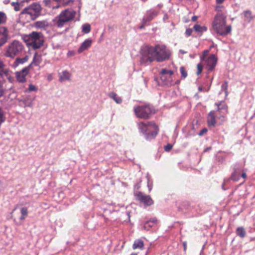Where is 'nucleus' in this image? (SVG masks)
<instances>
[{
    "label": "nucleus",
    "instance_id": "58",
    "mask_svg": "<svg viewBox=\"0 0 255 255\" xmlns=\"http://www.w3.org/2000/svg\"><path fill=\"white\" fill-rule=\"evenodd\" d=\"M16 207H15V208H14L13 209V210H12V211L11 213H13V212L16 210Z\"/></svg>",
    "mask_w": 255,
    "mask_h": 255
},
{
    "label": "nucleus",
    "instance_id": "4",
    "mask_svg": "<svg viewBox=\"0 0 255 255\" xmlns=\"http://www.w3.org/2000/svg\"><path fill=\"white\" fill-rule=\"evenodd\" d=\"M137 126L139 130L145 135V138L148 140L155 138L159 130L158 127L153 122H139Z\"/></svg>",
    "mask_w": 255,
    "mask_h": 255
},
{
    "label": "nucleus",
    "instance_id": "59",
    "mask_svg": "<svg viewBox=\"0 0 255 255\" xmlns=\"http://www.w3.org/2000/svg\"><path fill=\"white\" fill-rule=\"evenodd\" d=\"M130 255H137V254L136 253H132Z\"/></svg>",
    "mask_w": 255,
    "mask_h": 255
},
{
    "label": "nucleus",
    "instance_id": "50",
    "mask_svg": "<svg viewBox=\"0 0 255 255\" xmlns=\"http://www.w3.org/2000/svg\"><path fill=\"white\" fill-rule=\"evenodd\" d=\"M198 19V16H196V15H194L192 17V20L193 21H195L197 20V19Z\"/></svg>",
    "mask_w": 255,
    "mask_h": 255
},
{
    "label": "nucleus",
    "instance_id": "32",
    "mask_svg": "<svg viewBox=\"0 0 255 255\" xmlns=\"http://www.w3.org/2000/svg\"><path fill=\"white\" fill-rule=\"evenodd\" d=\"M6 14L1 11H0V24L4 23L6 22Z\"/></svg>",
    "mask_w": 255,
    "mask_h": 255
},
{
    "label": "nucleus",
    "instance_id": "54",
    "mask_svg": "<svg viewBox=\"0 0 255 255\" xmlns=\"http://www.w3.org/2000/svg\"><path fill=\"white\" fill-rule=\"evenodd\" d=\"M3 2L4 4H8L9 2V0H4L3 1Z\"/></svg>",
    "mask_w": 255,
    "mask_h": 255
},
{
    "label": "nucleus",
    "instance_id": "55",
    "mask_svg": "<svg viewBox=\"0 0 255 255\" xmlns=\"http://www.w3.org/2000/svg\"><path fill=\"white\" fill-rule=\"evenodd\" d=\"M211 149V147H208V148H207L206 149H205L204 150V152H206V151H208V150H210Z\"/></svg>",
    "mask_w": 255,
    "mask_h": 255
},
{
    "label": "nucleus",
    "instance_id": "48",
    "mask_svg": "<svg viewBox=\"0 0 255 255\" xmlns=\"http://www.w3.org/2000/svg\"><path fill=\"white\" fill-rule=\"evenodd\" d=\"M241 177L244 179H246L247 178V174L244 169L243 170V171L241 172L240 174V177Z\"/></svg>",
    "mask_w": 255,
    "mask_h": 255
},
{
    "label": "nucleus",
    "instance_id": "7",
    "mask_svg": "<svg viewBox=\"0 0 255 255\" xmlns=\"http://www.w3.org/2000/svg\"><path fill=\"white\" fill-rule=\"evenodd\" d=\"M41 10L42 7L39 3L33 2L25 7L20 12V16L23 17L25 15L28 16L30 19L33 20L41 14Z\"/></svg>",
    "mask_w": 255,
    "mask_h": 255
},
{
    "label": "nucleus",
    "instance_id": "63",
    "mask_svg": "<svg viewBox=\"0 0 255 255\" xmlns=\"http://www.w3.org/2000/svg\"><path fill=\"white\" fill-rule=\"evenodd\" d=\"M166 17H167V15H165V17H164V18H166Z\"/></svg>",
    "mask_w": 255,
    "mask_h": 255
},
{
    "label": "nucleus",
    "instance_id": "36",
    "mask_svg": "<svg viewBox=\"0 0 255 255\" xmlns=\"http://www.w3.org/2000/svg\"><path fill=\"white\" fill-rule=\"evenodd\" d=\"M11 5L14 7V9L17 11L20 9V4L17 2H12L11 3Z\"/></svg>",
    "mask_w": 255,
    "mask_h": 255
},
{
    "label": "nucleus",
    "instance_id": "18",
    "mask_svg": "<svg viewBox=\"0 0 255 255\" xmlns=\"http://www.w3.org/2000/svg\"><path fill=\"white\" fill-rule=\"evenodd\" d=\"M71 74L67 71L65 70L59 73V81L64 82L66 80H70Z\"/></svg>",
    "mask_w": 255,
    "mask_h": 255
},
{
    "label": "nucleus",
    "instance_id": "13",
    "mask_svg": "<svg viewBox=\"0 0 255 255\" xmlns=\"http://www.w3.org/2000/svg\"><path fill=\"white\" fill-rule=\"evenodd\" d=\"M8 36L7 29L5 27H0V48L7 42Z\"/></svg>",
    "mask_w": 255,
    "mask_h": 255
},
{
    "label": "nucleus",
    "instance_id": "11",
    "mask_svg": "<svg viewBox=\"0 0 255 255\" xmlns=\"http://www.w3.org/2000/svg\"><path fill=\"white\" fill-rule=\"evenodd\" d=\"M29 71V67H26L19 71L16 72L15 74L17 81L21 83L25 82V77L28 74Z\"/></svg>",
    "mask_w": 255,
    "mask_h": 255
},
{
    "label": "nucleus",
    "instance_id": "43",
    "mask_svg": "<svg viewBox=\"0 0 255 255\" xmlns=\"http://www.w3.org/2000/svg\"><path fill=\"white\" fill-rule=\"evenodd\" d=\"M197 71L196 72L197 75H199L202 71L203 66L201 64L199 63L197 65Z\"/></svg>",
    "mask_w": 255,
    "mask_h": 255
},
{
    "label": "nucleus",
    "instance_id": "27",
    "mask_svg": "<svg viewBox=\"0 0 255 255\" xmlns=\"http://www.w3.org/2000/svg\"><path fill=\"white\" fill-rule=\"evenodd\" d=\"M48 25V23L45 20L37 21L34 23V26L37 28H43Z\"/></svg>",
    "mask_w": 255,
    "mask_h": 255
},
{
    "label": "nucleus",
    "instance_id": "61",
    "mask_svg": "<svg viewBox=\"0 0 255 255\" xmlns=\"http://www.w3.org/2000/svg\"><path fill=\"white\" fill-rule=\"evenodd\" d=\"M166 17H167V15H165V17H164V18H166Z\"/></svg>",
    "mask_w": 255,
    "mask_h": 255
},
{
    "label": "nucleus",
    "instance_id": "57",
    "mask_svg": "<svg viewBox=\"0 0 255 255\" xmlns=\"http://www.w3.org/2000/svg\"><path fill=\"white\" fill-rule=\"evenodd\" d=\"M146 24V23H144L143 22V24H142V25H141V26H140V27H139V28H140V29L143 28L144 27V24Z\"/></svg>",
    "mask_w": 255,
    "mask_h": 255
},
{
    "label": "nucleus",
    "instance_id": "10",
    "mask_svg": "<svg viewBox=\"0 0 255 255\" xmlns=\"http://www.w3.org/2000/svg\"><path fill=\"white\" fill-rule=\"evenodd\" d=\"M137 199L146 206H149L153 204V201L149 195L139 192L136 194Z\"/></svg>",
    "mask_w": 255,
    "mask_h": 255
},
{
    "label": "nucleus",
    "instance_id": "8",
    "mask_svg": "<svg viewBox=\"0 0 255 255\" xmlns=\"http://www.w3.org/2000/svg\"><path fill=\"white\" fill-rule=\"evenodd\" d=\"M133 110L137 117L143 119H149L154 113V108L149 105L135 106Z\"/></svg>",
    "mask_w": 255,
    "mask_h": 255
},
{
    "label": "nucleus",
    "instance_id": "44",
    "mask_svg": "<svg viewBox=\"0 0 255 255\" xmlns=\"http://www.w3.org/2000/svg\"><path fill=\"white\" fill-rule=\"evenodd\" d=\"M193 29L190 28L186 29L185 33V34L186 37H189L191 35L193 32Z\"/></svg>",
    "mask_w": 255,
    "mask_h": 255
},
{
    "label": "nucleus",
    "instance_id": "29",
    "mask_svg": "<svg viewBox=\"0 0 255 255\" xmlns=\"http://www.w3.org/2000/svg\"><path fill=\"white\" fill-rule=\"evenodd\" d=\"M82 32L84 33H88L91 31V26L88 23L84 24L82 26Z\"/></svg>",
    "mask_w": 255,
    "mask_h": 255
},
{
    "label": "nucleus",
    "instance_id": "19",
    "mask_svg": "<svg viewBox=\"0 0 255 255\" xmlns=\"http://www.w3.org/2000/svg\"><path fill=\"white\" fill-rule=\"evenodd\" d=\"M193 29L197 32L199 33L200 35L202 33L207 30V27L205 26H201L199 24H196L194 25Z\"/></svg>",
    "mask_w": 255,
    "mask_h": 255
},
{
    "label": "nucleus",
    "instance_id": "35",
    "mask_svg": "<svg viewBox=\"0 0 255 255\" xmlns=\"http://www.w3.org/2000/svg\"><path fill=\"white\" fill-rule=\"evenodd\" d=\"M180 73L181 74V77L182 78H185L187 76V72L184 67H181L180 68Z\"/></svg>",
    "mask_w": 255,
    "mask_h": 255
},
{
    "label": "nucleus",
    "instance_id": "38",
    "mask_svg": "<svg viewBox=\"0 0 255 255\" xmlns=\"http://www.w3.org/2000/svg\"><path fill=\"white\" fill-rule=\"evenodd\" d=\"M224 8L223 5H217L215 8V10L217 12V14H219L221 15H225L222 11V9Z\"/></svg>",
    "mask_w": 255,
    "mask_h": 255
},
{
    "label": "nucleus",
    "instance_id": "24",
    "mask_svg": "<svg viewBox=\"0 0 255 255\" xmlns=\"http://www.w3.org/2000/svg\"><path fill=\"white\" fill-rule=\"evenodd\" d=\"M109 96L111 98L113 99L117 104H119L122 102V99L121 97L118 96L117 94L115 92H110L109 94Z\"/></svg>",
    "mask_w": 255,
    "mask_h": 255
},
{
    "label": "nucleus",
    "instance_id": "5",
    "mask_svg": "<svg viewBox=\"0 0 255 255\" xmlns=\"http://www.w3.org/2000/svg\"><path fill=\"white\" fill-rule=\"evenodd\" d=\"M24 51L23 44L18 40H13L6 47L4 56L11 58L21 55Z\"/></svg>",
    "mask_w": 255,
    "mask_h": 255
},
{
    "label": "nucleus",
    "instance_id": "40",
    "mask_svg": "<svg viewBox=\"0 0 255 255\" xmlns=\"http://www.w3.org/2000/svg\"><path fill=\"white\" fill-rule=\"evenodd\" d=\"M209 52V50H205L203 52V55L202 56L200 57V59L201 61H204L206 59V56L208 54Z\"/></svg>",
    "mask_w": 255,
    "mask_h": 255
},
{
    "label": "nucleus",
    "instance_id": "30",
    "mask_svg": "<svg viewBox=\"0 0 255 255\" xmlns=\"http://www.w3.org/2000/svg\"><path fill=\"white\" fill-rule=\"evenodd\" d=\"M173 74V71L170 70H167L165 69H162L160 72V75H168L171 76Z\"/></svg>",
    "mask_w": 255,
    "mask_h": 255
},
{
    "label": "nucleus",
    "instance_id": "6",
    "mask_svg": "<svg viewBox=\"0 0 255 255\" xmlns=\"http://www.w3.org/2000/svg\"><path fill=\"white\" fill-rule=\"evenodd\" d=\"M24 40L28 46L34 49L39 48L44 42V37L41 32L32 31L29 34L26 35Z\"/></svg>",
    "mask_w": 255,
    "mask_h": 255
},
{
    "label": "nucleus",
    "instance_id": "2",
    "mask_svg": "<svg viewBox=\"0 0 255 255\" xmlns=\"http://www.w3.org/2000/svg\"><path fill=\"white\" fill-rule=\"evenodd\" d=\"M76 11L71 8H67L61 11L60 13L52 19L54 27L61 28L68 23L73 21L76 16Z\"/></svg>",
    "mask_w": 255,
    "mask_h": 255
},
{
    "label": "nucleus",
    "instance_id": "9",
    "mask_svg": "<svg viewBox=\"0 0 255 255\" xmlns=\"http://www.w3.org/2000/svg\"><path fill=\"white\" fill-rule=\"evenodd\" d=\"M244 168V164L237 162L232 166V172L229 179L234 182H237L240 178V174Z\"/></svg>",
    "mask_w": 255,
    "mask_h": 255
},
{
    "label": "nucleus",
    "instance_id": "20",
    "mask_svg": "<svg viewBox=\"0 0 255 255\" xmlns=\"http://www.w3.org/2000/svg\"><path fill=\"white\" fill-rule=\"evenodd\" d=\"M217 106V111L220 113L226 114L227 113V106L226 104L222 102L219 104H216Z\"/></svg>",
    "mask_w": 255,
    "mask_h": 255
},
{
    "label": "nucleus",
    "instance_id": "26",
    "mask_svg": "<svg viewBox=\"0 0 255 255\" xmlns=\"http://www.w3.org/2000/svg\"><path fill=\"white\" fill-rule=\"evenodd\" d=\"M33 101L30 98H25L22 101L24 107H32L33 106Z\"/></svg>",
    "mask_w": 255,
    "mask_h": 255
},
{
    "label": "nucleus",
    "instance_id": "15",
    "mask_svg": "<svg viewBox=\"0 0 255 255\" xmlns=\"http://www.w3.org/2000/svg\"><path fill=\"white\" fill-rule=\"evenodd\" d=\"M92 43V41L91 39H87L84 40L78 48L77 50L78 53H81L84 51L88 49L91 47Z\"/></svg>",
    "mask_w": 255,
    "mask_h": 255
},
{
    "label": "nucleus",
    "instance_id": "34",
    "mask_svg": "<svg viewBox=\"0 0 255 255\" xmlns=\"http://www.w3.org/2000/svg\"><path fill=\"white\" fill-rule=\"evenodd\" d=\"M245 16L247 18L248 21H250L253 19L252 12L250 10H247L244 12Z\"/></svg>",
    "mask_w": 255,
    "mask_h": 255
},
{
    "label": "nucleus",
    "instance_id": "37",
    "mask_svg": "<svg viewBox=\"0 0 255 255\" xmlns=\"http://www.w3.org/2000/svg\"><path fill=\"white\" fill-rule=\"evenodd\" d=\"M38 90V88L35 87L34 85L32 84H29L28 86V89L26 90V92H30L32 91H37Z\"/></svg>",
    "mask_w": 255,
    "mask_h": 255
},
{
    "label": "nucleus",
    "instance_id": "51",
    "mask_svg": "<svg viewBox=\"0 0 255 255\" xmlns=\"http://www.w3.org/2000/svg\"><path fill=\"white\" fill-rule=\"evenodd\" d=\"M225 0H216V2L217 3H222Z\"/></svg>",
    "mask_w": 255,
    "mask_h": 255
},
{
    "label": "nucleus",
    "instance_id": "52",
    "mask_svg": "<svg viewBox=\"0 0 255 255\" xmlns=\"http://www.w3.org/2000/svg\"><path fill=\"white\" fill-rule=\"evenodd\" d=\"M73 2V0H69L68 1H67V2H66L65 3V5H68V4H69L70 2Z\"/></svg>",
    "mask_w": 255,
    "mask_h": 255
},
{
    "label": "nucleus",
    "instance_id": "28",
    "mask_svg": "<svg viewBox=\"0 0 255 255\" xmlns=\"http://www.w3.org/2000/svg\"><path fill=\"white\" fill-rule=\"evenodd\" d=\"M236 234L241 238H244L246 236V232L243 227H238L236 230Z\"/></svg>",
    "mask_w": 255,
    "mask_h": 255
},
{
    "label": "nucleus",
    "instance_id": "12",
    "mask_svg": "<svg viewBox=\"0 0 255 255\" xmlns=\"http://www.w3.org/2000/svg\"><path fill=\"white\" fill-rule=\"evenodd\" d=\"M204 61L206 62L208 71L210 72L214 69L217 64V58L214 54H212Z\"/></svg>",
    "mask_w": 255,
    "mask_h": 255
},
{
    "label": "nucleus",
    "instance_id": "31",
    "mask_svg": "<svg viewBox=\"0 0 255 255\" xmlns=\"http://www.w3.org/2000/svg\"><path fill=\"white\" fill-rule=\"evenodd\" d=\"M157 222L156 219H153L152 221H147L144 225V228L148 229V227H151L153 224Z\"/></svg>",
    "mask_w": 255,
    "mask_h": 255
},
{
    "label": "nucleus",
    "instance_id": "56",
    "mask_svg": "<svg viewBox=\"0 0 255 255\" xmlns=\"http://www.w3.org/2000/svg\"><path fill=\"white\" fill-rule=\"evenodd\" d=\"M183 246H184V251L186 250V244L185 242L183 243Z\"/></svg>",
    "mask_w": 255,
    "mask_h": 255
},
{
    "label": "nucleus",
    "instance_id": "1",
    "mask_svg": "<svg viewBox=\"0 0 255 255\" xmlns=\"http://www.w3.org/2000/svg\"><path fill=\"white\" fill-rule=\"evenodd\" d=\"M170 55V50L164 45L146 46L142 50L140 62L142 64H145L155 60L161 62L169 59Z\"/></svg>",
    "mask_w": 255,
    "mask_h": 255
},
{
    "label": "nucleus",
    "instance_id": "45",
    "mask_svg": "<svg viewBox=\"0 0 255 255\" xmlns=\"http://www.w3.org/2000/svg\"><path fill=\"white\" fill-rule=\"evenodd\" d=\"M172 145L171 144H167L164 146V150L166 151H169L172 148Z\"/></svg>",
    "mask_w": 255,
    "mask_h": 255
},
{
    "label": "nucleus",
    "instance_id": "46",
    "mask_svg": "<svg viewBox=\"0 0 255 255\" xmlns=\"http://www.w3.org/2000/svg\"><path fill=\"white\" fill-rule=\"evenodd\" d=\"M147 187L148 188L149 191H150L152 187V182L151 181L150 182L149 178L147 179Z\"/></svg>",
    "mask_w": 255,
    "mask_h": 255
},
{
    "label": "nucleus",
    "instance_id": "42",
    "mask_svg": "<svg viewBox=\"0 0 255 255\" xmlns=\"http://www.w3.org/2000/svg\"><path fill=\"white\" fill-rule=\"evenodd\" d=\"M20 213L22 215L27 217L28 215L27 209L26 207L22 208L20 210Z\"/></svg>",
    "mask_w": 255,
    "mask_h": 255
},
{
    "label": "nucleus",
    "instance_id": "47",
    "mask_svg": "<svg viewBox=\"0 0 255 255\" xmlns=\"http://www.w3.org/2000/svg\"><path fill=\"white\" fill-rule=\"evenodd\" d=\"M207 131V129L206 128H204L200 131L198 134H199V135L201 136V135H203L205 133H206Z\"/></svg>",
    "mask_w": 255,
    "mask_h": 255
},
{
    "label": "nucleus",
    "instance_id": "33",
    "mask_svg": "<svg viewBox=\"0 0 255 255\" xmlns=\"http://www.w3.org/2000/svg\"><path fill=\"white\" fill-rule=\"evenodd\" d=\"M222 90L224 91L225 93L226 96H227L228 94V82L227 81H225L221 86Z\"/></svg>",
    "mask_w": 255,
    "mask_h": 255
},
{
    "label": "nucleus",
    "instance_id": "60",
    "mask_svg": "<svg viewBox=\"0 0 255 255\" xmlns=\"http://www.w3.org/2000/svg\"><path fill=\"white\" fill-rule=\"evenodd\" d=\"M199 90L200 91H201V90H202L201 88V87H199Z\"/></svg>",
    "mask_w": 255,
    "mask_h": 255
},
{
    "label": "nucleus",
    "instance_id": "16",
    "mask_svg": "<svg viewBox=\"0 0 255 255\" xmlns=\"http://www.w3.org/2000/svg\"><path fill=\"white\" fill-rule=\"evenodd\" d=\"M0 72L1 78L6 77L10 83H13L14 81V78L10 75V71L8 69Z\"/></svg>",
    "mask_w": 255,
    "mask_h": 255
},
{
    "label": "nucleus",
    "instance_id": "14",
    "mask_svg": "<svg viewBox=\"0 0 255 255\" xmlns=\"http://www.w3.org/2000/svg\"><path fill=\"white\" fill-rule=\"evenodd\" d=\"M158 12L155 10L150 9L147 11L146 15L143 18V21L144 23L153 19L157 15Z\"/></svg>",
    "mask_w": 255,
    "mask_h": 255
},
{
    "label": "nucleus",
    "instance_id": "62",
    "mask_svg": "<svg viewBox=\"0 0 255 255\" xmlns=\"http://www.w3.org/2000/svg\"><path fill=\"white\" fill-rule=\"evenodd\" d=\"M166 17H167V15H165V17H164V18H166Z\"/></svg>",
    "mask_w": 255,
    "mask_h": 255
},
{
    "label": "nucleus",
    "instance_id": "53",
    "mask_svg": "<svg viewBox=\"0 0 255 255\" xmlns=\"http://www.w3.org/2000/svg\"><path fill=\"white\" fill-rule=\"evenodd\" d=\"M25 217L26 216L21 215V217H20V220H24L25 219Z\"/></svg>",
    "mask_w": 255,
    "mask_h": 255
},
{
    "label": "nucleus",
    "instance_id": "21",
    "mask_svg": "<svg viewBox=\"0 0 255 255\" xmlns=\"http://www.w3.org/2000/svg\"><path fill=\"white\" fill-rule=\"evenodd\" d=\"M144 243L143 241L140 239H138L134 241L132 245V249L142 250L143 249Z\"/></svg>",
    "mask_w": 255,
    "mask_h": 255
},
{
    "label": "nucleus",
    "instance_id": "23",
    "mask_svg": "<svg viewBox=\"0 0 255 255\" xmlns=\"http://www.w3.org/2000/svg\"><path fill=\"white\" fill-rule=\"evenodd\" d=\"M41 56L38 55L36 53H35L32 62L29 65L28 67L29 68L32 65V64H34L35 66H38L41 62Z\"/></svg>",
    "mask_w": 255,
    "mask_h": 255
},
{
    "label": "nucleus",
    "instance_id": "25",
    "mask_svg": "<svg viewBox=\"0 0 255 255\" xmlns=\"http://www.w3.org/2000/svg\"><path fill=\"white\" fill-rule=\"evenodd\" d=\"M160 75V79L161 81L163 82V83L166 85H171V77L170 76L168 75Z\"/></svg>",
    "mask_w": 255,
    "mask_h": 255
},
{
    "label": "nucleus",
    "instance_id": "39",
    "mask_svg": "<svg viewBox=\"0 0 255 255\" xmlns=\"http://www.w3.org/2000/svg\"><path fill=\"white\" fill-rule=\"evenodd\" d=\"M5 121L3 112L2 109L0 107V126Z\"/></svg>",
    "mask_w": 255,
    "mask_h": 255
},
{
    "label": "nucleus",
    "instance_id": "3",
    "mask_svg": "<svg viewBox=\"0 0 255 255\" xmlns=\"http://www.w3.org/2000/svg\"><path fill=\"white\" fill-rule=\"evenodd\" d=\"M226 15L216 14L212 23L213 29L220 35L226 36L231 31V25H226Z\"/></svg>",
    "mask_w": 255,
    "mask_h": 255
},
{
    "label": "nucleus",
    "instance_id": "22",
    "mask_svg": "<svg viewBox=\"0 0 255 255\" xmlns=\"http://www.w3.org/2000/svg\"><path fill=\"white\" fill-rule=\"evenodd\" d=\"M28 59V56L25 55L24 57L20 58L17 57L15 59V61L13 63L15 66H18L19 64H22L27 61Z\"/></svg>",
    "mask_w": 255,
    "mask_h": 255
},
{
    "label": "nucleus",
    "instance_id": "17",
    "mask_svg": "<svg viewBox=\"0 0 255 255\" xmlns=\"http://www.w3.org/2000/svg\"><path fill=\"white\" fill-rule=\"evenodd\" d=\"M215 115L214 114V112L211 111L208 114V124L210 127H215L216 121L215 119Z\"/></svg>",
    "mask_w": 255,
    "mask_h": 255
},
{
    "label": "nucleus",
    "instance_id": "41",
    "mask_svg": "<svg viewBox=\"0 0 255 255\" xmlns=\"http://www.w3.org/2000/svg\"><path fill=\"white\" fill-rule=\"evenodd\" d=\"M4 80H0V97H1L3 93V84Z\"/></svg>",
    "mask_w": 255,
    "mask_h": 255
},
{
    "label": "nucleus",
    "instance_id": "49",
    "mask_svg": "<svg viewBox=\"0 0 255 255\" xmlns=\"http://www.w3.org/2000/svg\"><path fill=\"white\" fill-rule=\"evenodd\" d=\"M67 54L68 56H72L75 55V52L74 51H69Z\"/></svg>",
    "mask_w": 255,
    "mask_h": 255
}]
</instances>
